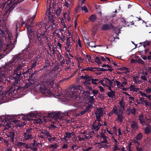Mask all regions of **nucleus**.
Returning <instances> with one entry per match:
<instances>
[{"instance_id":"nucleus-1","label":"nucleus","mask_w":151,"mask_h":151,"mask_svg":"<svg viewBox=\"0 0 151 151\" xmlns=\"http://www.w3.org/2000/svg\"><path fill=\"white\" fill-rule=\"evenodd\" d=\"M83 87L79 85L74 86L70 88L69 94V96L76 99L78 97V93L77 91L78 90H80L81 92Z\"/></svg>"},{"instance_id":"nucleus-2","label":"nucleus","mask_w":151,"mask_h":151,"mask_svg":"<svg viewBox=\"0 0 151 151\" xmlns=\"http://www.w3.org/2000/svg\"><path fill=\"white\" fill-rule=\"evenodd\" d=\"M75 43V40L72 36L67 38L65 48L68 52L69 53L71 50H72Z\"/></svg>"},{"instance_id":"nucleus-3","label":"nucleus","mask_w":151,"mask_h":151,"mask_svg":"<svg viewBox=\"0 0 151 151\" xmlns=\"http://www.w3.org/2000/svg\"><path fill=\"white\" fill-rule=\"evenodd\" d=\"M33 131L32 128H29L27 129L26 132H24L22 136L24 140H26L33 138L34 135H32Z\"/></svg>"},{"instance_id":"nucleus-4","label":"nucleus","mask_w":151,"mask_h":151,"mask_svg":"<svg viewBox=\"0 0 151 151\" xmlns=\"http://www.w3.org/2000/svg\"><path fill=\"white\" fill-rule=\"evenodd\" d=\"M116 84L118 88H121L127 84V80L124 77H122L121 79V83L116 79L112 80Z\"/></svg>"},{"instance_id":"nucleus-5","label":"nucleus","mask_w":151,"mask_h":151,"mask_svg":"<svg viewBox=\"0 0 151 151\" xmlns=\"http://www.w3.org/2000/svg\"><path fill=\"white\" fill-rule=\"evenodd\" d=\"M98 139L99 141L100 142H99L98 143L100 144L102 147L106 148L110 146V145L107 142L106 137L102 138H99Z\"/></svg>"},{"instance_id":"nucleus-6","label":"nucleus","mask_w":151,"mask_h":151,"mask_svg":"<svg viewBox=\"0 0 151 151\" xmlns=\"http://www.w3.org/2000/svg\"><path fill=\"white\" fill-rule=\"evenodd\" d=\"M101 122L100 120L97 119L95 121L92 125L93 129L96 131L98 130L100 126L102 125V124L101 123Z\"/></svg>"},{"instance_id":"nucleus-7","label":"nucleus","mask_w":151,"mask_h":151,"mask_svg":"<svg viewBox=\"0 0 151 151\" xmlns=\"http://www.w3.org/2000/svg\"><path fill=\"white\" fill-rule=\"evenodd\" d=\"M95 113L96 115L97 119L100 120V119L103 114L102 109L101 108H97L95 110Z\"/></svg>"},{"instance_id":"nucleus-8","label":"nucleus","mask_w":151,"mask_h":151,"mask_svg":"<svg viewBox=\"0 0 151 151\" xmlns=\"http://www.w3.org/2000/svg\"><path fill=\"white\" fill-rule=\"evenodd\" d=\"M113 79H112L111 80L109 79L108 78H106L105 80L104 81V82H105V83L104 84V83H101L102 84L103 86H106L107 87H108L109 88V87H110L111 86L113 87V86L112 85V83H113Z\"/></svg>"},{"instance_id":"nucleus-9","label":"nucleus","mask_w":151,"mask_h":151,"mask_svg":"<svg viewBox=\"0 0 151 151\" xmlns=\"http://www.w3.org/2000/svg\"><path fill=\"white\" fill-rule=\"evenodd\" d=\"M49 116L52 117L53 118L57 120V119L61 118V117H62V116L60 112H54L52 114H49Z\"/></svg>"},{"instance_id":"nucleus-10","label":"nucleus","mask_w":151,"mask_h":151,"mask_svg":"<svg viewBox=\"0 0 151 151\" xmlns=\"http://www.w3.org/2000/svg\"><path fill=\"white\" fill-rule=\"evenodd\" d=\"M40 89H42V93H43L45 94L47 96H50L52 94L51 91L50 90L46 88V87H44L43 88H41V87H40Z\"/></svg>"},{"instance_id":"nucleus-11","label":"nucleus","mask_w":151,"mask_h":151,"mask_svg":"<svg viewBox=\"0 0 151 151\" xmlns=\"http://www.w3.org/2000/svg\"><path fill=\"white\" fill-rule=\"evenodd\" d=\"M74 133L73 132H66L65 133V135L64 136V139L66 141L67 140L66 138H70L72 136L74 135Z\"/></svg>"},{"instance_id":"nucleus-12","label":"nucleus","mask_w":151,"mask_h":151,"mask_svg":"<svg viewBox=\"0 0 151 151\" xmlns=\"http://www.w3.org/2000/svg\"><path fill=\"white\" fill-rule=\"evenodd\" d=\"M35 15L33 17V18L32 20H31V19H28L27 21V22L26 24V27L27 29L28 30H29V29L32 27L31 26L30 24L33 21L34 19L35 18Z\"/></svg>"},{"instance_id":"nucleus-13","label":"nucleus","mask_w":151,"mask_h":151,"mask_svg":"<svg viewBox=\"0 0 151 151\" xmlns=\"http://www.w3.org/2000/svg\"><path fill=\"white\" fill-rule=\"evenodd\" d=\"M108 89L110 91L108 92L107 93V95L110 98H113L115 97V91L113 90H112L111 87H109Z\"/></svg>"},{"instance_id":"nucleus-14","label":"nucleus","mask_w":151,"mask_h":151,"mask_svg":"<svg viewBox=\"0 0 151 151\" xmlns=\"http://www.w3.org/2000/svg\"><path fill=\"white\" fill-rule=\"evenodd\" d=\"M122 110L121 109H118L117 107L116 106H115L113 108V111L114 112V114L117 115L122 113Z\"/></svg>"},{"instance_id":"nucleus-15","label":"nucleus","mask_w":151,"mask_h":151,"mask_svg":"<svg viewBox=\"0 0 151 151\" xmlns=\"http://www.w3.org/2000/svg\"><path fill=\"white\" fill-rule=\"evenodd\" d=\"M111 27V24H104L101 27L102 30H108L110 29Z\"/></svg>"},{"instance_id":"nucleus-16","label":"nucleus","mask_w":151,"mask_h":151,"mask_svg":"<svg viewBox=\"0 0 151 151\" xmlns=\"http://www.w3.org/2000/svg\"><path fill=\"white\" fill-rule=\"evenodd\" d=\"M33 121L34 123L41 124L43 121H45V120L44 118H42V119L36 118Z\"/></svg>"},{"instance_id":"nucleus-17","label":"nucleus","mask_w":151,"mask_h":151,"mask_svg":"<svg viewBox=\"0 0 151 151\" xmlns=\"http://www.w3.org/2000/svg\"><path fill=\"white\" fill-rule=\"evenodd\" d=\"M49 48L50 51L52 54H54L56 52V46L55 45L49 46Z\"/></svg>"},{"instance_id":"nucleus-18","label":"nucleus","mask_w":151,"mask_h":151,"mask_svg":"<svg viewBox=\"0 0 151 151\" xmlns=\"http://www.w3.org/2000/svg\"><path fill=\"white\" fill-rule=\"evenodd\" d=\"M139 93L142 96L147 97L150 100L151 99V96L150 95H147L146 93L143 92L139 90Z\"/></svg>"},{"instance_id":"nucleus-19","label":"nucleus","mask_w":151,"mask_h":151,"mask_svg":"<svg viewBox=\"0 0 151 151\" xmlns=\"http://www.w3.org/2000/svg\"><path fill=\"white\" fill-rule=\"evenodd\" d=\"M96 19L97 17L94 14H93L90 16L89 18V20L91 22H93L96 21Z\"/></svg>"},{"instance_id":"nucleus-20","label":"nucleus","mask_w":151,"mask_h":151,"mask_svg":"<svg viewBox=\"0 0 151 151\" xmlns=\"http://www.w3.org/2000/svg\"><path fill=\"white\" fill-rule=\"evenodd\" d=\"M3 124L4 127H5V129H8L10 127L11 124L9 121L7 122L5 120V122Z\"/></svg>"},{"instance_id":"nucleus-21","label":"nucleus","mask_w":151,"mask_h":151,"mask_svg":"<svg viewBox=\"0 0 151 151\" xmlns=\"http://www.w3.org/2000/svg\"><path fill=\"white\" fill-rule=\"evenodd\" d=\"M131 125V128L134 130L137 129L138 127L137 124L134 121H132Z\"/></svg>"},{"instance_id":"nucleus-22","label":"nucleus","mask_w":151,"mask_h":151,"mask_svg":"<svg viewBox=\"0 0 151 151\" xmlns=\"http://www.w3.org/2000/svg\"><path fill=\"white\" fill-rule=\"evenodd\" d=\"M129 89L130 91H133L136 92H138L139 89L138 88H136L133 85H131L129 87Z\"/></svg>"},{"instance_id":"nucleus-23","label":"nucleus","mask_w":151,"mask_h":151,"mask_svg":"<svg viewBox=\"0 0 151 151\" xmlns=\"http://www.w3.org/2000/svg\"><path fill=\"white\" fill-rule=\"evenodd\" d=\"M119 104L120 105V109L122 110L124 108L125 105V102L122 99L120 101Z\"/></svg>"},{"instance_id":"nucleus-24","label":"nucleus","mask_w":151,"mask_h":151,"mask_svg":"<svg viewBox=\"0 0 151 151\" xmlns=\"http://www.w3.org/2000/svg\"><path fill=\"white\" fill-rule=\"evenodd\" d=\"M139 100L141 102L142 104H143L145 103V105L147 106L149 105V104H148L146 99L144 98L140 97L139 98Z\"/></svg>"},{"instance_id":"nucleus-25","label":"nucleus","mask_w":151,"mask_h":151,"mask_svg":"<svg viewBox=\"0 0 151 151\" xmlns=\"http://www.w3.org/2000/svg\"><path fill=\"white\" fill-rule=\"evenodd\" d=\"M145 131L147 134H149L151 132V126L150 125H147V126L145 129Z\"/></svg>"},{"instance_id":"nucleus-26","label":"nucleus","mask_w":151,"mask_h":151,"mask_svg":"<svg viewBox=\"0 0 151 151\" xmlns=\"http://www.w3.org/2000/svg\"><path fill=\"white\" fill-rule=\"evenodd\" d=\"M42 133L45 135V138H47L48 137H51V136L50 135V133L47 131H42Z\"/></svg>"},{"instance_id":"nucleus-27","label":"nucleus","mask_w":151,"mask_h":151,"mask_svg":"<svg viewBox=\"0 0 151 151\" xmlns=\"http://www.w3.org/2000/svg\"><path fill=\"white\" fill-rule=\"evenodd\" d=\"M105 130H102L101 132L100 133V134H99L97 136V137H98V139H99V138H103L106 137V136L105 135Z\"/></svg>"},{"instance_id":"nucleus-28","label":"nucleus","mask_w":151,"mask_h":151,"mask_svg":"<svg viewBox=\"0 0 151 151\" xmlns=\"http://www.w3.org/2000/svg\"><path fill=\"white\" fill-rule=\"evenodd\" d=\"M93 132H89L86 135H84L85 137V139H86L91 138L92 137V134H93Z\"/></svg>"},{"instance_id":"nucleus-29","label":"nucleus","mask_w":151,"mask_h":151,"mask_svg":"<svg viewBox=\"0 0 151 151\" xmlns=\"http://www.w3.org/2000/svg\"><path fill=\"white\" fill-rule=\"evenodd\" d=\"M55 76L54 75H53L52 78L49 77L48 79V83L50 85H52L53 84V82L55 81Z\"/></svg>"},{"instance_id":"nucleus-30","label":"nucleus","mask_w":151,"mask_h":151,"mask_svg":"<svg viewBox=\"0 0 151 151\" xmlns=\"http://www.w3.org/2000/svg\"><path fill=\"white\" fill-rule=\"evenodd\" d=\"M122 22H124L126 25L128 26L130 25H134V23L133 22V21L132 22L131 21H129L127 20H126L123 19V21H122Z\"/></svg>"},{"instance_id":"nucleus-31","label":"nucleus","mask_w":151,"mask_h":151,"mask_svg":"<svg viewBox=\"0 0 151 151\" xmlns=\"http://www.w3.org/2000/svg\"><path fill=\"white\" fill-rule=\"evenodd\" d=\"M132 79L133 80V81L135 83H140V81L139 80V77L138 76L133 77Z\"/></svg>"},{"instance_id":"nucleus-32","label":"nucleus","mask_w":151,"mask_h":151,"mask_svg":"<svg viewBox=\"0 0 151 151\" xmlns=\"http://www.w3.org/2000/svg\"><path fill=\"white\" fill-rule=\"evenodd\" d=\"M143 116L142 114H140L139 116V119L140 122L141 124L144 125L145 123H146V122H145L144 121L143 119Z\"/></svg>"},{"instance_id":"nucleus-33","label":"nucleus","mask_w":151,"mask_h":151,"mask_svg":"<svg viewBox=\"0 0 151 151\" xmlns=\"http://www.w3.org/2000/svg\"><path fill=\"white\" fill-rule=\"evenodd\" d=\"M122 113H121L120 114H118L117 115V120L121 122L122 121V119L123 118V116L122 115Z\"/></svg>"},{"instance_id":"nucleus-34","label":"nucleus","mask_w":151,"mask_h":151,"mask_svg":"<svg viewBox=\"0 0 151 151\" xmlns=\"http://www.w3.org/2000/svg\"><path fill=\"white\" fill-rule=\"evenodd\" d=\"M143 137L142 134L141 133H139L135 137V138L137 140H139L141 139Z\"/></svg>"},{"instance_id":"nucleus-35","label":"nucleus","mask_w":151,"mask_h":151,"mask_svg":"<svg viewBox=\"0 0 151 151\" xmlns=\"http://www.w3.org/2000/svg\"><path fill=\"white\" fill-rule=\"evenodd\" d=\"M118 143L116 144H115L114 147H113L112 149L114 151H116L118 150H120V147L118 145Z\"/></svg>"},{"instance_id":"nucleus-36","label":"nucleus","mask_w":151,"mask_h":151,"mask_svg":"<svg viewBox=\"0 0 151 151\" xmlns=\"http://www.w3.org/2000/svg\"><path fill=\"white\" fill-rule=\"evenodd\" d=\"M16 146L21 147H24L25 143L21 142H18L16 144Z\"/></svg>"},{"instance_id":"nucleus-37","label":"nucleus","mask_w":151,"mask_h":151,"mask_svg":"<svg viewBox=\"0 0 151 151\" xmlns=\"http://www.w3.org/2000/svg\"><path fill=\"white\" fill-rule=\"evenodd\" d=\"M58 147V144H55L53 145H51L49 146V148H51L53 149V150L56 149L57 147Z\"/></svg>"},{"instance_id":"nucleus-38","label":"nucleus","mask_w":151,"mask_h":151,"mask_svg":"<svg viewBox=\"0 0 151 151\" xmlns=\"http://www.w3.org/2000/svg\"><path fill=\"white\" fill-rule=\"evenodd\" d=\"M79 148H82V147L81 146H77L76 145H74L71 147V148L73 150H76L78 149Z\"/></svg>"},{"instance_id":"nucleus-39","label":"nucleus","mask_w":151,"mask_h":151,"mask_svg":"<svg viewBox=\"0 0 151 151\" xmlns=\"http://www.w3.org/2000/svg\"><path fill=\"white\" fill-rule=\"evenodd\" d=\"M145 92L147 95H149V94L151 93V88H147L145 89Z\"/></svg>"},{"instance_id":"nucleus-40","label":"nucleus","mask_w":151,"mask_h":151,"mask_svg":"<svg viewBox=\"0 0 151 151\" xmlns=\"http://www.w3.org/2000/svg\"><path fill=\"white\" fill-rule=\"evenodd\" d=\"M84 59H85L86 61H91V57L89 55H86L85 56Z\"/></svg>"},{"instance_id":"nucleus-41","label":"nucleus","mask_w":151,"mask_h":151,"mask_svg":"<svg viewBox=\"0 0 151 151\" xmlns=\"http://www.w3.org/2000/svg\"><path fill=\"white\" fill-rule=\"evenodd\" d=\"M87 109L81 111L79 113H78V114H76V115L77 116H81V115L87 112Z\"/></svg>"},{"instance_id":"nucleus-42","label":"nucleus","mask_w":151,"mask_h":151,"mask_svg":"<svg viewBox=\"0 0 151 151\" xmlns=\"http://www.w3.org/2000/svg\"><path fill=\"white\" fill-rule=\"evenodd\" d=\"M79 46V47H81V42L80 40L79 39H78V41H76V49H77V47Z\"/></svg>"},{"instance_id":"nucleus-43","label":"nucleus","mask_w":151,"mask_h":151,"mask_svg":"<svg viewBox=\"0 0 151 151\" xmlns=\"http://www.w3.org/2000/svg\"><path fill=\"white\" fill-rule=\"evenodd\" d=\"M61 10L60 8H58L56 11V15L59 16L61 13Z\"/></svg>"},{"instance_id":"nucleus-44","label":"nucleus","mask_w":151,"mask_h":151,"mask_svg":"<svg viewBox=\"0 0 151 151\" xmlns=\"http://www.w3.org/2000/svg\"><path fill=\"white\" fill-rule=\"evenodd\" d=\"M95 61L98 64H100L101 63L100 58L98 57H96L95 58Z\"/></svg>"},{"instance_id":"nucleus-45","label":"nucleus","mask_w":151,"mask_h":151,"mask_svg":"<svg viewBox=\"0 0 151 151\" xmlns=\"http://www.w3.org/2000/svg\"><path fill=\"white\" fill-rule=\"evenodd\" d=\"M89 45L92 47H96L95 42H89Z\"/></svg>"},{"instance_id":"nucleus-46","label":"nucleus","mask_w":151,"mask_h":151,"mask_svg":"<svg viewBox=\"0 0 151 151\" xmlns=\"http://www.w3.org/2000/svg\"><path fill=\"white\" fill-rule=\"evenodd\" d=\"M34 83L35 82L33 81L32 82H31L30 83H27L26 84L24 87V88H27L29 87L31 84Z\"/></svg>"},{"instance_id":"nucleus-47","label":"nucleus","mask_w":151,"mask_h":151,"mask_svg":"<svg viewBox=\"0 0 151 151\" xmlns=\"http://www.w3.org/2000/svg\"><path fill=\"white\" fill-rule=\"evenodd\" d=\"M83 95L86 97H88L89 95V93L88 91H83Z\"/></svg>"},{"instance_id":"nucleus-48","label":"nucleus","mask_w":151,"mask_h":151,"mask_svg":"<svg viewBox=\"0 0 151 151\" xmlns=\"http://www.w3.org/2000/svg\"><path fill=\"white\" fill-rule=\"evenodd\" d=\"M150 42H149L148 41H146L144 42L143 44V47L145 48L146 46H148L150 45Z\"/></svg>"},{"instance_id":"nucleus-49","label":"nucleus","mask_w":151,"mask_h":151,"mask_svg":"<svg viewBox=\"0 0 151 151\" xmlns=\"http://www.w3.org/2000/svg\"><path fill=\"white\" fill-rule=\"evenodd\" d=\"M98 81H99V80L97 79H93L91 81V82L93 84L96 85V84H97V82Z\"/></svg>"},{"instance_id":"nucleus-50","label":"nucleus","mask_w":151,"mask_h":151,"mask_svg":"<svg viewBox=\"0 0 151 151\" xmlns=\"http://www.w3.org/2000/svg\"><path fill=\"white\" fill-rule=\"evenodd\" d=\"M78 138V139L80 141H83L85 139L84 135H83L82 137L79 136Z\"/></svg>"},{"instance_id":"nucleus-51","label":"nucleus","mask_w":151,"mask_h":151,"mask_svg":"<svg viewBox=\"0 0 151 151\" xmlns=\"http://www.w3.org/2000/svg\"><path fill=\"white\" fill-rule=\"evenodd\" d=\"M81 9L86 12H88V10L86 6H84L81 7Z\"/></svg>"},{"instance_id":"nucleus-52","label":"nucleus","mask_w":151,"mask_h":151,"mask_svg":"<svg viewBox=\"0 0 151 151\" xmlns=\"http://www.w3.org/2000/svg\"><path fill=\"white\" fill-rule=\"evenodd\" d=\"M120 69L122 70H125V71L124 72V73H127L129 72V70H127V69L125 68H121Z\"/></svg>"},{"instance_id":"nucleus-53","label":"nucleus","mask_w":151,"mask_h":151,"mask_svg":"<svg viewBox=\"0 0 151 151\" xmlns=\"http://www.w3.org/2000/svg\"><path fill=\"white\" fill-rule=\"evenodd\" d=\"M88 76H89L87 75H85L84 76L82 75L81 76V78H82L86 80L87 79Z\"/></svg>"},{"instance_id":"nucleus-54","label":"nucleus","mask_w":151,"mask_h":151,"mask_svg":"<svg viewBox=\"0 0 151 151\" xmlns=\"http://www.w3.org/2000/svg\"><path fill=\"white\" fill-rule=\"evenodd\" d=\"M61 23H62V24L63 26V30L64 31L66 30L67 29V28H66V27H65V24L64 23V22H62Z\"/></svg>"},{"instance_id":"nucleus-55","label":"nucleus","mask_w":151,"mask_h":151,"mask_svg":"<svg viewBox=\"0 0 151 151\" xmlns=\"http://www.w3.org/2000/svg\"><path fill=\"white\" fill-rule=\"evenodd\" d=\"M55 137H51L50 138H48V141L50 142L51 141H54V140H55Z\"/></svg>"},{"instance_id":"nucleus-56","label":"nucleus","mask_w":151,"mask_h":151,"mask_svg":"<svg viewBox=\"0 0 151 151\" xmlns=\"http://www.w3.org/2000/svg\"><path fill=\"white\" fill-rule=\"evenodd\" d=\"M136 109L135 108L133 109L131 111V113L133 114H135L136 112Z\"/></svg>"},{"instance_id":"nucleus-57","label":"nucleus","mask_w":151,"mask_h":151,"mask_svg":"<svg viewBox=\"0 0 151 151\" xmlns=\"http://www.w3.org/2000/svg\"><path fill=\"white\" fill-rule=\"evenodd\" d=\"M62 117H65L66 116L68 117V114L67 112H65V113L62 114Z\"/></svg>"},{"instance_id":"nucleus-58","label":"nucleus","mask_w":151,"mask_h":151,"mask_svg":"<svg viewBox=\"0 0 151 151\" xmlns=\"http://www.w3.org/2000/svg\"><path fill=\"white\" fill-rule=\"evenodd\" d=\"M19 82V79H15V80L14 83V85L15 86L17 85V84Z\"/></svg>"},{"instance_id":"nucleus-59","label":"nucleus","mask_w":151,"mask_h":151,"mask_svg":"<svg viewBox=\"0 0 151 151\" xmlns=\"http://www.w3.org/2000/svg\"><path fill=\"white\" fill-rule=\"evenodd\" d=\"M29 149H31L32 148L35 147V143L33 142V143H32L30 144L29 145Z\"/></svg>"},{"instance_id":"nucleus-60","label":"nucleus","mask_w":151,"mask_h":151,"mask_svg":"<svg viewBox=\"0 0 151 151\" xmlns=\"http://www.w3.org/2000/svg\"><path fill=\"white\" fill-rule=\"evenodd\" d=\"M141 77V78L144 81H146L147 80V78L145 76H144L142 75Z\"/></svg>"},{"instance_id":"nucleus-61","label":"nucleus","mask_w":151,"mask_h":151,"mask_svg":"<svg viewBox=\"0 0 151 151\" xmlns=\"http://www.w3.org/2000/svg\"><path fill=\"white\" fill-rule=\"evenodd\" d=\"M92 92L93 93L94 96L97 94L98 93V91L97 90H93L92 91Z\"/></svg>"},{"instance_id":"nucleus-62","label":"nucleus","mask_w":151,"mask_h":151,"mask_svg":"<svg viewBox=\"0 0 151 151\" xmlns=\"http://www.w3.org/2000/svg\"><path fill=\"white\" fill-rule=\"evenodd\" d=\"M92 149V148L91 147H89L87 149H83V151H89V150H91Z\"/></svg>"},{"instance_id":"nucleus-63","label":"nucleus","mask_w":151,"mask_h":151,"mask_svg":"<svg viewBox=\"0 0 151 151\" xmlns=\"http://www.w3.org/2000/svg\"><path fill=\"white\" fill-rule=\"evenodd\" d=\"M83 59L81 57H79L77 58V60L78 62H83Z\"/></svg>"},{"instance_id":"nucleus-64","label":"nucleus","mask_w":151,"mask_h":151,"mask_svg":"<svg viewBox=\"0 0 151 151\" xmlns=\"http://www.w3.org/2000/svg\"><path fill=\"white\" fill-rule=\"evenodd\" d=\"M128 98L130 99L131 100H132L133 101H134V98L133 97L131 96L130 95H128Z\"/></svg>"}]
</instances>
